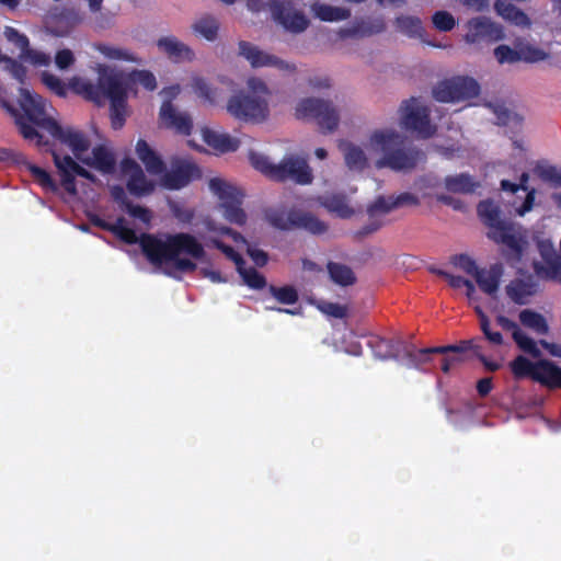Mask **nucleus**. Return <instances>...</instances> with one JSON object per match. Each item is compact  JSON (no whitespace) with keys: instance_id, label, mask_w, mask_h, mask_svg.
Wrapping results in <instances>:
<instances>
[{"instance_id":"obj_1","label":"nucleus","mask_w":561,"mask_h":561,"mask_svg":"<svg viewBox=\"0 0 561 561\" xmlns=\"http://www.w3.org/2000/svg\"><path fill=\"white\" fill-rule=\"evenodd\" d=\"M19 104L24 112L20 114L13 106L3 102V107L14 117L22 136L36 146L42 147L46 142L43 136L26 119L35 126L45 129L55 139L51 149L55 167L62 188L71 196H77L76 178L81 176L95 182V176L84 167L107 174L114 170L113 154L103 146L91 148L89 138L79 129L71 126H60L54 119L50 105L38 94L26 88L20 89Z\"/></svg>"},{"instance_id":"obj_2","label":"nucleus","mask_w":561,"mask_h":561,"mask_svg":"<svg viewBox=\"0 0 561 561\" xmlns=\"http://www.w3.org/2000/svg\"><path fill=\"white\" fill-rule=\"evenodd\" d=\"M100 226L111 230L115 236L127 243H140L142 252L154 265L170 266L179 272L188 273L196 270L194 260L205 257L204 244L190 233H175L163 236L142 234L140 238L128 226L126 219L118 218L114 224Z\"/></svg>"},{"instance_id":"obj_3","label":"nucleus","mask_w":561,"mask_h":561,"mask_svg":"<svg viewBox=\"0 0 561 561\" xmlns=\"http://www.w3.org/2000/svg\"><path fill=\"white\" fill-rule=\"evenodd\" d=\"M136 153L145 164L147 173L136 161L128 158L119 164V176L131 195L144 197L152 194L158 187L173 191L190 183L193 172L191 164L176 163L167 169L162 160L142 139L136 144Z\"/></svg>"},{"instance_id":"obj_4","label":"nucleus","mask_w":561,"mask_h":561,"mask_svg":"<svg viewBox=\"0 0 561 561\" xmlns=\"http://www.w3.org/2000/svg\"><path fill=\"white\" fill-rule=\"evenodd\" d=\"M96 72V84L87 78L73 77L70 79L69 85L76 93L98 104L108 100L112 126L119 129L127 116V87L122 76L106 65H98Z\"/></svg>"},{"instance_id":"obj_5","label":"nucleus","mask_w":561,"mask_h":561,"mask_svg":"<svg viewBox=\"0 0 561 561\" xmlns=\"http://www.w3.org/2000/svg\"><path fill=\"white\" fill-rule=\"evenodd\" d=\"M403 136L393 127L381 126L368 130L365 146L375 168H389L394 171L414 168L423 159V153L416 149L403 148Z\"/></svg>"},{"instance_id":"obj_6","label":"nucleus","mask_w":561,"mask_h":561,"mask_svg":"<svg viewBox=\"0 0 561 561\" xmlns=\"http://www.w3.org/2000/svg\"><path fill=\"white\" fill-rule=\"evenodd\" d=\"M272 89L261 77L249 76L244 90L231 95L226 103L227 113L247 123H262L270 115Z\"/></svg>"},{"instance_id":"obj_7","label":"nucleus","mask_w":561,"mask_h":561,"mask_svg":"<svg viewBox=\"0 0 561 561\" xmlns=\"http://www.w3.org/2000/svg\"><path fill=\"white\" fill-rule=\"evenodd\" d=\"M249 160L252 167L272 180H290L306 185L312 182V171L305 158L298 154H286L278 164H274L263 153L250 150Z\"/></svg>"},{"instance_id":"obj_8","label":"nucleus","mask_w":561,"mask_h":561,"mask_svg":"<svg viewBox=\"0 0 561 561\" xmlns=\"http://www.w3.org/2000/svg\"><path fill=\"white\" fill-rule=\"evenodd\" d=\"M478 213L480 218L490 227L488 237L506 248L512 262L522 261L526 253L527 242L513 228L501 220L497 205L491 201H483L478 206Z\"/></svg>"},{"instance_id":"obj_9","label":"nucleus","mask_w":561,"mask_h":561,"mask_svg":"<svg viewBox=\"0 0 561 561\" xmlns=\"http://www.w3.org/2000/svg\"><path fill=\"white\" fill-rule=\"evenodd\" d=\"M430 115L431 107L425 102L410 99L402 102L399 108V125L420 138H430L436 131Z\"/></svg>"},{"instance_id":"obj_10","label":"nucleus","mask_w":561,"mask_h":561,"mask_svg":"<svg viewBox=\"0 0 561 561\" xmlns=\"http://www.w3.org/2000/svg\"><path fill=\"white\" fill-rule=\"evenodd\" d=\"M208 188L219 199V207L229 222L239 226L245 224L247 215L241 208L242 194L238 187L221 178H213L208 181Z\"/></svg>"},{"instance_id":"obj_11","label":"nucleus","mask_w":561,"mask_h":561,"mask_svg":"<svg viewBox=\"0 0 561 561\" xmlns=\"http://www.w3.org/2000/svg\"><path fill=\"white\" fill-rule=\"evenodd\" d=\"M265 218L273 227L282 230L301 228L313 234H321L327 231V225L323 221L301 210L271 208L266 211Z\"/></svg>"},{"instance_id":"obj_12","label":"nucleus","mask_w":561,"mask_h":561,"mask_svg":"<svg viewBox=\"0 0 561 561\" xmlns=\"http://www.w3.org/2000/svg\"><path fill=\"white\" fill-rule=\"evenodd\" d=\"M480 91V84L474 78L456 76L439 82L433 94L438 102L457 103L477 98Z\"/></svg>"},{"instance_id":"obj_13","label":"nucleus","mask_w":561,"mask_h":561,"mask_svg":"<svg viewBox=\"0 0 561 561\" xmlns=\"http://www.w3.org/2000/svg\"><path fill=\"white\" fill-rule=\"evenodd\" d=\"M238 53L252 68H273L282 76H293L297 71V65L294 61L263 50L249 42H240Z\"/></svg>"},{"instance_id":"obj_14","label":"nucleus","mask_w":561,"mask_h":561,"mask_svg":"<svg viewBox=\"0 0 561 561\" xmlns=\"http://www.w3.org/2000/svg\"><path fill=\"white\" fill-rule=\"evenodd\" d=\"M463 30V42L474 47H480L484 43L500 42L505 38L503 26L484 15L469 19L465 23Z\"/></svg>"},{"instance_id":"obj_15","label":"nucleus","mask_w":561,"mask_h":561,"mask_svg":"<svg viewBox=\"0 0 561 561\" xmlns=\"http://www.w3.org/2000/svg\"><path fill=\"white\" fill-rule=\"evenodd\" d=\"M511 367L516 377L531 376L542 383L561 386V368L549 360L540 359L533 363L524 356H518Z\"/></svg>"},{"instance_id":"obj_16","label":"nucleus","mask_w":561,"mask_h":561,"mask_svg":"<svg viewBox=\"0 0 561 561\" xmlns=\"http://www.w3.org/2000/svg\"><path fill=\"white\" fill-rule=\"evenodd\" d=\"M197 234H198L199 239L204 240L206 245L211 244V245L216 247L217 249L222 251V253L228 259H230L231 261L234 262V264L237 266V271L239 272V274L242 277L245 285H248L250 288H253V289H260L265 286L264 277L254 268L244 267V261L242 260V257L237 253V251L233 248L224 244L219 239H217L215 237H210L209 239H207L206 234L203 231H197Z\"/></svg>"},{"instance_id":"obj_17","label":"nucleus","mask_w":561,"mask_h":561,"mask_svg":"<svg viewBox=\"0 0 561 561\" xmlns=\"http://www.w3.org/2000/svg\"><path fill=\"white\" fill-rule=\"evenodd\" d=\"M270 9L273 19L287 32L298 34L309 26V20L306 14L288 1L273 0L270 3Z\"/></svg>"},{"instance_id":"obj_18","label":"nucleus","mask_w":561,"mask_h":561,"mask_svg":"<svg viewBox=\"0 0 561 561\" xmlns=\"http://www.w3.org/2000/svg\"><path fill=\"white\" fill-rule=\"evenodd\" d=\"M537 247L545 264L533 262L535 274L541 279L561 283V256L557 255L552 240L540 239Z\"/></svg>"},{"instance_id":"obj_19","label":"nucleus","mask_w":561,"mask_h":561,"mask_svg":"<svg viewBox=\"0 0 561 561\" xmlns=\"http://www.w3.org/2000/svg\"><path fill=\"white\" fill-rule=\"evenodd\" d=\"M206 234V238L215 237L219 239L220 236H230L238 247L245 248L250 257L259 266H263L267 262V255L264 251L256 249L248 243V241L238 232L232 231L230 228L217 224L214 219L207 217L203 220V229H198Z\"/></svg>"},{"instance_id":"obj_20","label":"nucleus","mask_w":561,"mask_h":561,"mask_svg":"<svg viewBox=\"0 0 561 561\" xmlns=\"http://www.w3.org/2000/svg\"><path fill=\"white\" fill-rule=\"evenodd\" d=\"M337 148L343 157L345 167L352 172L362 173L373 162L365 142L362 146L348 139H341L337 141Z\"/></svg>"},{"instance_id":"obj_21","label":"nucleus","mask_w":561,"mask_h":561,"mask_svg":"<svg viewBox=\"0 0 561 561\" xmlns=\"http://www.w3.org/2000/svg\"><path fill=\"white\" fill-rule=\"evenodd\" d=\"M472 346V342H467L466 346H443V347H433V348H422V350H414L411 347H408L405 344L403 345V348L401 351L402 354V360L401 364L408 368H420L423 364L430 362V355L433 353H446V352H460L465 351Z\"/></svg>"},{"instance_id":"obj_22","label":"nucleus","mask_w":561,"mask_h":561,"mask_svg":"<svg viewBox=\"0 0 561 561\" xmlns=\"http://www.w3.org/2000/svg\"><path fill=\"white\" fill-rule=\"evenodd\" d=\"M160 121L167 128H171L181 135H190L193 121L188 113L179 111L172 104H162L160 107Z\"/></svg>"},{"instance_id":"obj_23","label":"nucleus","mask_w":561,"mask_h":561,"mask_svg":"<svg viewBox=\"0 0 561 561\" xmlns=\"http://www.w3.org/2000/svg\"><path fill=\"white\" fill-rule=\"evenodd\" d=\"M201 135L209 147L220 152L234 151L242 144L240 138L231 136L220 129L203 127Z\"/></svg>"},{"instance_id":"obj_24","label":"nucleus","mask_w":561,"mask_h":561,"mask_svg":"<svg viewBox=\"0 0 561 561\" xmlns=\"http://www.w3.org/2000/svg\"><path fill=\"white\" fill-rule=\"evenodd\" d=\"M158 49L173 61H191L194 59V51L183 42L174 36H163L157 41Z\"/></svg>"},{"instance_id":"obj_25","label":"nucleus","mask_w":561,"mask_h":561,"mask_svg":"<svg viewBox=\"0 0 561 561\" xmlns=\"http://www.w3.org/2000/svg\"><path fill=\"white\" fill-rule=\"evenodd\" d=\"M496 322L503 330L512 332L514 341L524 352L534 357L540 356V351L537 344L518 328L516 322L504 316H499L496 318Z\"/></svg>"},{"instance_id":"obj_26","label":"nucleus","mask_w":561,"mask_h":561,"mask_svg":"<svg viewBox=\"0 0 561 561\" xmlns=\"http://www.w3.org/2000/svg\"><path fill=\"white\" fill-rule=\"evenodd\" d=\"M494 11L504 21L522 28H529L531 20L529 16L515 4L505 0H496L494 2Z\"/></svg>"},{"instance_id":"obj_27","label":"nucleus","mask_w":561,"mask_h":561,"mask_svg":"<svg viewBox=\"0 0 561 561\" xmlns=\"http://www.w3.org/2000/svg\"><path fill=\"white\" fill-rule=\"evenodd\" d=\"M374 357L379 360L398 359L404 343L401 340L374 337L368 342Z\"/></svg>"},{"instance_id":"obj_28","label":"nucleus","mask_w":561,"mask_h":561,"mask_svg":"<svg viewBox=\"0 0 561 561\" xmlns=\"http://www.w3.org/2000/svg\"><path fill=\"white\" fill-rule=\"evenodd\" d=\"M93 48L110 61H122L136 65H140L142 62V60L135 53L123 46L98 43L93 45Z\"/></svg>"},{"instance_id":"obj_29","label":"nucleus","mask_w":561,"mask_h":561,"mask_svg":"<svg viewBox=\"0 0 561 561\" xmlns=\"http://www.w3.org/2000/svg\"><path fill=\"white\" fill-rule=\"evenodd\" d=\"M112 197L119 204H122L126 211L135 219L139 220L144 225H148L151 221V211L140 205H134L128 202L127 194L124 187L117 185L111 187Z\"/></svg>"},{"instance_id":"obj_30","label":"nucleus","mask_w":561,"mask_h":561,"mask_svg":"<svg viewBox=\"0 0 561 561\" xmlns=\"http://www.w3.org/2000/svg\"><path fill=\"white\" fill-rule=\"evenodd\" d=\"M501 276V266L494 265L489 270H480L474 278L482 291L494 295L499 289Z\"/></svg>"},{"instance_id":"obj_31","label":"nucleus","mask_w":561,"mask_h":561,"mask_svg":"<svg viewBox=\"0 0 561 561\" xmlns=\"http://www.w3.org/2000/svg\"><path fill=\"white\" fill-rule=\"evenodd\" d=\"M310 9L316 18L325 22L343 21L350 16L348 10L321 2H314Z\"/></svg>"},{"instance_id":"obj_32","label":"nucleus","mask_w":561,"mask_h":561,"mask_svg":"<svg viewBox=\"0 0 561 561\" xmlns=\"http://www.w3.org/2000/svg\"><path fill=\"white\" fill-rule=\"evenodd\" d=\"M191 87L199 98L210 105L217 104L222 99L220 90L210 87L203 78L193 77Z\"/></svg>"},{"instance_id":"obj_33","label":"nucleus","mask_w":561,"mask_h":561,"mask_svg":"<svg viewBox=\"0 0 561 561\" xmlns=\"http://www.w3.org/2000/svg\"><path fill=\"white\" fill-rule=\"evenodd\" d=\"M325 102L316 98L301 99L296 104L295 114L300 119H317Z\"/></svg>"},{"instance_id":"obj_34","label":"nucleus","mask_w":561,"mask_h":561,"mask_svg":"<svg viewBox=\"0 0 561 561\" xmlns=\"http://www.w3.org/2000/svg\"><path fill=\"white\" fill-rule=\"evenodd\" d=\"M444 185L453 193H470L474 191L478 183L469 174L460 173L446 176Z\"/></svg>"},{"instance_id":"obj_35","label":"nucleus","mask_w":561,"mask_h":561,"mask_svg":"<svg viewBox=\"0 0 561 561\" xmlns=\"http://www.w3.org/2000/svg\"><path fill=\"white\" fill-rule=\"evenodd\" d=\"M192 28L197 35L213 42L217 38L219 24L214 16L203 15L193 23Z\"/></svg>"},{"instance_id":"obj_36","label":"nucleus","mask_w":561,"mask_h":561,"mask_svg":"<svg viewBox=\"0 0 561 561\" xmlns=\"http://www.w3.org/2000/svg\"><path fill=\"white\" fill-rule=\"evenodd\" d=\"M516 47L518 61L539 62L546 60L549 56L543 49L520 39L516 41Z\"/></svg>"},{"instance_id":"obj_37","label":"nucleus","mask_w":561,"mask_h":561,"mask_svg":"<svg viewBox=\"0 0 561 561\" xmlns=\"http://www.w3.org/2000/svg\"><path fill=\"white\" fill-rule=\"evenodd\" d=\"M318 124L324 133H333L337 129L340 115L335 107L325 102L322 111L318 114Z\"/></svg>"},{"instance_id":"obj_38","label":"nucleus","mask_w":561,"mask_h":561,"mask_svg":"<svg viewBox=\"0 0 561 561\" xmlns=\"http://www.w3.org/2000/svg\"><path fill=\"white\" fill-rule=\"evenodd\" d=\"M397 30L410 37H421L423 33L422 21L412 15H400L396 19Z\"/></svg>"},{"instance_id":"obj_39","label":"nucleus","mask_w":561,"mask_h":561,"mask_svg":"<svg viewBox=\"0 0 561 561\" xmlns=\"http://www.w3.org/2000/svg\"><path fill=\"white\" fill-rule=\"evenodd\" d=\"M328 270L331 279L341 286H348L355 282L353 271L346 265L340 263H330L328 265Z\"/></svg>"},{"instance_id":"obj_40","label":"nucleus","mask_w":561,"mask_h":561,"mask_svg":"<svg viewBox=\"0 0 561 561\" xmlns=\"http://www.w3.org/2000/svg\"><path fill=\"white\" fill-rule=\"evenodd\" d=\"M519 320L522 324L539 334H543L548 331V325L545 318L535 311L528 309L523 310L519 313Z\"/></svg>"},{"instance_id":"obj_41","label":"nucleus","mask_w":561,"mask_h":561,"mask_svg":"<svg viewBox=\"0 0 561 561\" xmlns=\"http://www.w3.org/2000/svg\"><path fill=\"white\" fill-rule=\"evenodd\" d=\"M535 173L550 185L561 187V168L550 164H539L535 169Z\"/></svg>"},{"instance_id":"obj_42","label":"nucleus","mask_w":561,"mask_h":561,"mask_svg":"<svg viewBox=\"0 0 561 561\" xmlns=\"http://www.w3.org/2000/svg\"><path fill=\"white\" fill-rule=\"evenodd\" d=\"M88 3L89 10L91 12L92 22L99 28H105L111 24L110 14L103 13L102 4L103 0H84Z\"/></svg>"},{"instance_id":"obj_43","label":"nucleus","mask_w":561,"mask_h":561,"mask_svg":"<svg viewBox=\"0 0 561 561\" xmlns=\"http://www.w3.org/2000/svg\"><path fill=\"white\" fill-rule=\"evenodd\" d=\"M268 291L279 304L293 305L298 300V293L293 286H270Z\"/></svg>"},{"instance_id":"obj_44","label":"nucleus","mask_w":561,"mask_h":561,"mask_svg":"<svg viewBox=\"0 0 561 561\" xmlns=\"http://www.w3.org/2000/svg\"><path fill=\"white\" fill-rule=\"evenodd\" d=\"M26 168L32 174V176L47 191L56 192L58 186L56 182L51 179L50 174L46 172L44 169L32 164L26 163Z\"/></svg>"},{"instance_id":"obj_45","label":"nucleus","mask_w":561,"mask_h":561,"mask_svg":"<svg viewBox=\"0 0 561 561\" xmlns=\"http://www.w3.org/2000/svg\"><path fill=\"white\" fill-rule=\"evenodd\" d=\"M322 204L337 216L346 218L353 214V209L347 205L344 198L339 196L325 197Z\"/></svg>"},{"instance_id":"obj_46","label":"nucleus","mask_w":561,"mask_h":561,"mask_svg":"<svg viewBox=\"0 0 561 561\" xmlns=\"http://www.w3.org/2000/svg\"><path fill=\"white\" fill-rule=\"evenodd\" d=\"M397 208L394 204L393 196L389 197H378L368 208V214L371 218H377L379 216L386 215L390 213L392 209Z\"/></svg>"},{"instance_id":"obj_47","label":"nucleus","mask_w":561,"mask_h":561,"mask_svg":"<svg viewBox=\"0 0 561 561\" xmlns=\"http://www.w3.org/2000/svg\"><path fill=\"white\" fill-rule=\"evenodd\" d=\"M528 178L529 176H528L527 173H523L522 176H520V184L518 185V188L527 191V195H526V198H525L524 203L519 207L515 208L516 214L518 216H524V215H526L527 213H529L534 208L536 190L535 188H531V190L527 188L526 183L528 181Z\"/></svg>"},{"instance_id":"obj_48","label":"nucleus","mask_w":561,"mask_h":561,"mask_svg":"<svg viewBox=\"0 0 561 561\" xmlns=\"http://www.w3.org/2000/svg\"><path fill=\"white\" fill-rule=\"evenodd\" d=\"M432 23L436 30L449 32L456 26V19L450 12L439 10L433 14Z\"/></svg>"},{"instance_id":"obj_49","label":"nucleus","mask_w":561,"mask_h":561,"mask_svg":"<svg viewBox=\"0 0 561 561\" xmlns=\"http://www.w3.org/2000/svg\"><path fill=\"white\" fill-rule=\"evenodd\" d=\"M476 311L480 319V328L484 333L485 337L488 339V341L492 344L501 345L503 343L502 334L497 331H492L490 321L480 307H477Z\"/></svg>"},{"instance_id":"obj_50","label":"nucleus","mask_w":561,"mask_h":561,"mask_svg":"<svg viewBox=\"0 0 561 561\" xmlns=\"http://www.w3.org/2000/svg\"><path fill=\"white\" fill-rule=\"evenodd\" d=\"M20 59L36 67L48 66L51 60L48 54L28 47L24 53H20Z\"/></svg>"},{"instance_id":"obj_51","label":"nucleus","mask_w":561,"mask_h":561,"mask_svg":"<svg viewBox=\"0 0 561 561\" xmlns=\"http://www.w3.org/2000/svg\"><path fill=\"white\" fill-rule=\"evenodd\" d=\"M450 262L455 267L461 270L462 272L473 277H476V275L480 271L476 262L467 254L455 255L451 257Z\"/></svg>"},{"instance_id":"obj_52","label":"nucleus","mask_w":561,"mask_h":561,"mask_svg":"<svg viewBox=\"0 0 561 561\" xmlns=\"http://www.w3.org/2000/svg\"><path fill=\"white\" fill-rule=\"evenodd\" d=\"M129 80L133 83L142 85L146 90L152 91L157 88L156 77L146 70L133 71L129 76Z\"/></svg>"},{"instance_id":"obj_53","label":"nucleus","mask_w":561,"mask_h":561,"mask_svg":"<svg viewBox=\"0 0 561 561\" xmlns=\"http://www.w3.org/2000/svg\"><path fill=\"white\" fill-rule=\"evenodd\" d=\"M494 56L500 64H515L518 61L517 47L500 45L494 49Z\"/></svg>"},{"instance_id":"obj_54","label":"nucleus","mask_w":561,"mask_h":561,"mask_svg":"<svg viewBox=\"0 0 561 561\" xmlns=\"http://www.w3.org/2000/svg\"><path fill=\"white\" fill-rule=\"evenodd\" d=\"M3 34L8 42L14 44L20 49L21 53H24L27 49L28 39L24 34L20 33L18 30L11 26H5Z\"/></svg>"},{"instance_id":"obj_55","label":"nucleus","mask_w":561,"mask_h":561,"mask_svg":"<svg viewBox=\"0 0 561 561\" xmlns=\"http://www.w3.org/2000/svg\"><path fill=\"white\" fill-rule=\"evenodd\" d=\"M76 61L72 50L68 48L60 49L55 55V65L59 70L69 69Z\"/></svg>"},{"instance_id":"obj_56","label":"nucleus","mask_w":561,"mask_h":561,"mask_svg":"<svg viewBox=\"0 0 561 561\" xmlns=\"http://www.w3.org/2000/svg\"><path fill=\"white\" fill-rule=\"evenodd\" d=\"M417 188L423 192L424 196H431L436 193L439 181L436 176L427 175L417 182Z\"/></svg>"},{"instance_id":"obj_57","label":"nucleus","mask_w":561,"mask_h":561,"mask_svg":"<svg viewBox=\"0 0 561 561\" xmlns=\"http://www.w3.org/2000/svg\"><path fill=\"white\" fill-rule=\"evenodd\" d=\"M3 59L0 62H4V68L19 81L23 80L25 75V69L15 60L9 58L8 56L2 54Z\"/></svg>"},{"instance_id":"obj_58","label":"nucleus","mask_w":561,"mask_h":561,"mask_svg":"<svg viewBox=\"0 0 561 561\" xmlns=\"http://www.w3.org/2000/svg\"><path fill=\"white\" fill-rule=\"evenodd\" d=\"M507 296L516 304L523 305L527 301V295L525 294L524 287L517 283H511L506 287Z\"/></svg>"},{"instance_id":"obj_59","label":"nucleus","mask_w":561,"mask_h":561,"mask_svg":"<svg viewBox=\"0 0 561 561\" xmlns=\"http://www.w3.org/2000/svg\"><path fill=\"white\" fill-rule=\"evenodd\" d=\"M43 82L58 94L64 93V87L59 78L50 73H43Z\"/></svg>"},{"instance_id":"obj_60","label":"nucleus","mask_w":561,"mask_h":561,"mask_svg":"<svg viewBox=\"0 0 561 561\" xmlns=\"http://www.w3.org/2000/svg\"><path fill=\"white\" fill-rule=\"evenodd\" d=\"M320 309L329 314V316H332L334 318H343L345 316V309L344 307L337 305V304H332V302H325L323 304Z\"/></svg>"},{"instance_id":"obj_61","label":"nucleus","mask_w":561,"mask_h":561,"mask_svg":"<svg viewBox=\"0 0 561 561\" xmlns=\"http://www.w3.org/2000/svg\"><path fill=\"white\" fill-rule=\"evenodd\" d=\"M394 204L397 207L407 206V205H417L419 198L411 193H402L396 197H393Z\"/></svg>"},{"instance_id":"obj_62","label":"nucleus","mask_w":561,"mask_h":561,"mask_svg":"<svg viewBox=\"0 0 561 561\" xmlns=\"http://www.w3.org/2000/svg\"><path fill=\"white\" fill-rule=\"evenodd\" d=\"M180 91H181V88L180 85L175 84V85H171V87H168V88H164L161 92H160V95L162 96V104H172V100H174L179 94H180Z\"/></svg>"},{"instance_id":"obj_63","label":"nucleus","mask_w":561,"mask_h":561,"mask_svg":"<svg viewBox=\"0 0 561 561\" xmlns=\"http://www.w3.org/2000/svg\"><path fill=\"white\" fill-rule=\"evenodd\" d=\"M437 274L442 277H444L447 283L454 287V288H460V287H463L467 283V279H463L462 277L460 276H455V275H451L447 272H444V271H437Z\"/></svg>"},{"instance_id":"obj_64","label":"nucleus","mask_w":561,"mask_h":561,"mask_svg":"<svg viewBox=\"0 0 561 561\" xmlns=\"http://www.w3.org/2000/svg\"><path fill=\"white\" fill-rule=\"evenodd\" d=\"M202 274L204 277L208 278L213 283H224L226 279L221 276V274L218 271L209 270V268H203Z\"/></svg>"}]
</instances>
